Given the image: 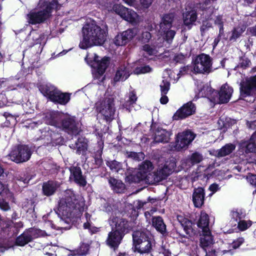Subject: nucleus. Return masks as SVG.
Returning a JSON list of instances; mask_svg holds the SVG:
<instances>
[{
    "label": "nucleus",
    "instance_id": "f257e3e1",
    "mask_svg": "<svg viewBox=\"0 0 256 256\" xmlns=\"http://www.w3.org/2000/svg\"><path fill=\"white\" fill-rule=\"evenodd\" d=\"M84 205V198L81 195L76 194L71 190H68L64 192L58 202L56 212L60 218L58 225L56 226L50 222L46 224L52 225L54 228L68 229L74 218L80 216Z\"/></svg>",
    "mask_w": 256,
    "mask_h": 256
},
{
    "label": "nucleus",
    "instance_id": "f03ea898",
    "mask_svg": "<svg viewBox=\"0 0 256 256\" xmlns=\"http://www.w3.org/2000/svg\"><path fill=\"white\" fill-rule=\"evenodd\" d=\"M176 166V160L172 158L169 161H166L164 166H159L156 172H150L154 168L153 165L150 162L146 160L140 165L136 176L128 175L126 180L130 182H138L140 180H144L148 184H155L166 178Z\"/></svg>",
    "mask_w": 256,
    "mask_h": 256
},
{
    "label": "nucleus",
    "instance_id": "7ed1b4c3",
    "mask_svg": "<svg viewBox=\"0 0 256 256\" xmlns=\"http://www.w3.org/2000/svg\"><path fill=\"white\" fill-rule=\"evenodd\" d=\"M106 32L95 22H86L82 28V40L79 46L86 49L93 46L101 45L106 40Z\"/></svg>",
    "mask_w": 256,
    "mask_h": 256
},
{
    "label": "nucleus",
    "instance_id": "20e7f679",
    "mask_svg": "<svg viewBox=\"0 0 256 256\" xmlns=\"http://www.w3.org/2000/svg\"><path fill=\"white\" fill-rule=\"evenodd\" d=\"M44 121L48 124L56 128H62L66 132L72 134H78L80 132L78 124L76 123L74 118L66 116L64 118L63 116L58 112H50L44 117Z\"/></svg>",
    "mask_w": 256,
    "mask_h": 256
},
{
    "label": "nucleus",
    "instance_id": "39448f33",
    "mask_svg": "<svg viewBox=\"0 0 256 256\" xmlns=\"http://www.w3.org/2000/svg\"><path fill=\"white\" fill-rule=\"evenodd\" d=\"M60 5L51 1L40 0L38 6L27 14V20L32 24L44 22L50 16L52 9L58 10Z\"/></svg>",
    "mask_w": 256,
    "mask_h": 256
},
{
    "label": "nucleus",
    "instance_id": "423d86ee",
    "mask_svg": "<svg viewBox=\"0 0 256 256\" xmlns=\"http://www.w3.org/2000/svg\"><path fill=\"white\" fill-rule=\"evenodd\" d=\"M132 238L135 249L139 253H149L154 245L153 239L148 232L137 230L134 232Z\"/></svg>",
    "mask_w": 256,
    "mask_h": 256
},
{
    "label": "nucleus",
    "instance_id": "0eeeda50",
    "mask_svg": "<svg viewBox=\"0 0 256 256\" xmlns=\"http://www.w3.org/2000/svg\"><path fill=\"white\" fill-rule=\"evenodd\" d=\"M187 72L194 74H208L212 70V59L208 54H202L196 57L192 65L184 68Z\"/></svg>",
    "mask_w": 256,
    "mask_h": 256
},
{
    "label": "nucleus",
    "instance_id": "6e6552de",
    "mask_svg": "<svg viewBox=\"0 0 256 256\" xmlns=\"http://www.w3.org/2000/svg\"><path fill=\"white\" fill-rule=\"evenodd\" d=\"M108 10L115 12L123 20L133 24H138L140 20V16L136 12L120 4H114Z\"/></svg>",
    "mask_w": 256,
    "mask_h": 256
},
{
    "label": "nucleus",
    "instance_id": "1a4fd4ad",
    "mask_svg": "<svg viewBox=\"0 0 256 256\" xmlns=\"http://www.w3.org/2000/svg\"><path fill=\"white\" fill-rule=\"evenodd\" d=\"M86 60L88 64L94 68L93 73H96L95 77L98 78V76H102L104 72L107 68L109 58L104 57L100 60L98 56L95 54H88L86 58Z\"/></svg>",
    "mask_w": 256,
    "mask_h": 256
},
{
    "label": "nucleus",
    "instance_id": "9d476101",
    "mask_svg": "<svg viewBox=\"0 0 256 256\" xmlns=\"http://www.w3.org/2000/svg\"><path fill=\"white\" fill-rule=\"evenodd\" d=\"M195 138V134L190 130L178 133L176 143L170 144L171 150H180L186 149Z\"/></svg>",
    "mask_w": 256,
    "mask_h": 256
},
{
    "label": "nucleus",
    "instance_id": "9b49d317",
    "mask_svg": "<svg viewBox=\"0 0 256 256\" xmlns=\"http://www.w3.org/2000/svg\"><path fill=\"white\" fill-rule=\"evenodd\" d=\"M174 16L173 14L164 15L159 25V32L164 36L165 39L168 42L172 40L176 34L174 30H170Z\"/></svg>",
    "mask_w": 256,
    "mask_h": 256
},
{
    "label": "nucleus",
    "instance_id": "f8f14e48",
    "mask_svg": "<svg viewBox=\"0 0 256 256\" xmlns=\"http://www.w3.org/2000/svg\"><path fill=\"white\" fill-rule=\"evenodd\" d=\"M96 108L107 122H110L114 118L115 108L113 100L108 98L98 102Z\"/></svg>",
    "mask_w": 256,
    "mask_h": 256
},
{
    "label": "nucleus",
    "instance_id": "ddd939ff",
    "mask_svg": "<svg viewBox=\"0 0 256 256\" xmlns=\"http://www.w3.org/2000/svg\"><path fill=\"white\" fill-rule=\"evenodd\" d=\"M32 152L27 146H18L12 149L8 157L13 162L20 163L28 161L30 158Z\"/></svg>",
    "mask_w": 256,
    "mask_h": 256
},
{
    "label": "nucleus",
    "instance_id": "4468645a",
    "mask_svg": "<svg viewBox=\"0 0 256 256\" xmlns=\"http://www.w3.org/2000/svg\"><path fill=\"white\" fill-rule=\"evenodd\" d=\"M118 212L116 210L112 213L109 220V223L112 228V230L119 232L124 235V232H127L131 228L130 223L122 218H120L116 216Z\"/></svg>",
    "mask_w": 256,
    "mask_h": 256
},
{
    "label": "nucleus",
    "instance_id": "2eb2a0df",
    "mask_svg": "<svg viewBox=\"0 0 256 256\" xmlns=\"http://www.w3.org/2000/svg\"><path fill=\"white\" fill-rule=\"evenodd\" d=\"M140 32L138 28H128L118 34L114 39V43L116 46H124L132 40Z\"/></svg>",
    "mask_w": 256,
    "mask_h": 256
},
{
    "label": "nucleus",
    "instance_id": "dca6fc26",
    "mask_svg": "<svg viewBox=\"0 0 256 256\" xmlns=\"http://www.w3.org/2000/svg\"><path fill=\"white\" fill-rule=\"evenodd\" d=\"M240 90L243 97L256 95V75L246 78L241 83Z\"/></svg>",
    "mask_w": 256,
    "mask_h": 256
},
{
    "label": "nucleus",
    "instance_id": "f3484780",
    "mask_svg": "<svg viewBox=\"0 0 256 256\" xmlns=\"http://www.w3.org/2000/svg\"><path fill=\"white\" fill-rule=\"evenodd\" d=\"M172 72L166 70L164 71L162 76V80L160 84L162 97L160 102L162 104H166L168 102V98L166 96L170 90V81L172 78Z\"/></svg>",
    "mask_w": 256,
    "mask_h": 256
},
{
    "label": "nucleus",
    "instance_id": "a211bd4d",
    "mask_svg": "<svg viewBox=\"0 0 256 256\" xmlns=\"http://www.w3.org/2000/svg\"><path fill=\"white\" fill-rule=\"evenodd\" d=\"M197 14L194 8L190 4L186 6V11L182 14V20L184 25L190 29L197 20Z\"/></svg>",
    "mask_w": 256,
    "mask_h": 256
},
{
    "label": "nucleus",
    "instance_id": "6ab92c4d",
    "mask_svg": "<svg viewBox=\"0 0 256 256\" xmlns=\"http://www.w3.org/2000/svg\"><path fill=\"white\" fill-rule=\"evenodd\" d=\"M232 88L227 84H224L222 86L218 93L212 96V100L215 102L226 103L228 102L232 93Z\"/></svg>",
    "mask_w": 256,
    "mask_h": 256
},
{
    "label": "nucleus",
    "instance_id": "aec40b11",
    "mask_svg": "<svg viewBox=\"0 0 256 256\" xmlns=\"http://www.w3.org/2000/svg\"><path fill=\"white\" fill-rule=\"evenodd\" d=\"M195 110L196 107L194 105L192 102H188L176 111L173 116L174 119L178 120L184 118L194 114Z\"/></svg>",
    "mask_w": 256,
    "mask_h": 256
},
{
    "label": "nucleus",
    "instance_id": "412c9836",
    "mask_svg": "<svg viewBox=\"0 0 256 256\" xmlns=\"http://www.w3.org/2000/svg\"><path fill=\"white\" fill-rule=\"evenodd\" d=\"M70 170V178L71 180L80 186H84L86 185V182L82 174L80 168L72 167Z\"/></svg>",
    "mask_w": 256,
    "mask_h": 256
},
{
    "label": "nucleus",
    "instance_id": "4be33fe9",
    "mask_svg": "<svg viewBox=\"0 0 256 256\" xmlns=\"http://www.w3.org/2000/svg\"><path fill=\"white\" fill-rule=\"evenodd\" d=\"M198 91L197 94L198 98L208 97L212 99V96L214 97V96L216 94V92L212 90L211 87L208 83L200 82L198 86Z\"/></svg>",
    "mask_w": 256,
    "mask_h": 256
},
{
    "label": "nucleus",
    "instance_id": "5701e85b",
    "mask_svg": "<svg viewBox=\"0 0 256 256\" xmlns=\"http://www.w3.org/2000/svg\"><path fill=\"white\" fill-rule=\"evenodd\" d=\"M123 236L122 234H120L119 232L112 230V231L108 234L106 240L108 245L114 248L118 247L120 243Z\"/></svg>",
    "mask_w": 256,
    "mask_h": 256
},
{
    "label": "nucleus",
    "instance_id": "b1692460",
    "mask_svg": "<svg viewBox=\"0 0 256 256\" xmlns=\"http://www.w3.org/2000/svg\"><path fill=\"white\" fill-rule=\"evenodd\" d=\"M202 156L198 152L193 153L189 158L181 160V166L183 168H188L194 164L200 162Z\"/></svg>",
    "mask_w": 256,
    "mask_h": 256
},
{
    "label": "nucleus",
    "instance_id": "393cba45",
    "mask_svg": "<svg viewBox=\"0 0 256 256\" xmlns=\"http://www.w3.org/2000/svg\"><path fill=\"white\" fill-rule=\"evenodd\" d=\"M171 135L172 133L170 131L158 128L155 132L154 142H168Z\"/></svg>",
    "mask_w": 256,
    "mask_h": 256
},
{
    "label": "nucleus",
    "instance_id": "a878e982",
    "mask_svg": "<svg viewBox=\"0 0 256 256\" xmlns=\"http://www.w3.org/2000/svg\"><path fill=\"white\" fill-rule=\"evenodd\" d=\"M130 70L128 66L122 65L120 66L116 72L114 80L115 82L124 81L130 76Z\"/></svg>",
    "mask_w": 256,
    "mask_h": 256
},
{
    "label": "nucleus",
    "instance_id": "bb28decb",
    "mask_svg": "<svg viewBox=\"0 0 256 256\" xmlns=\"http://www.w3.org/2000/svg\"><path fill=\"white\" fill-rule=\"evenodd\" d=\"M204 190L202 188L195 189L192 194V201L194 206L197 208L200 207L204 204Z\"/></svg>",
    "mask_w": 256,
    "mask_h": 256
},
{
    "label": "nucleus",
    "instance_id": "cd10ccee",
    "mask_svg": "<svg viewBox=\"0 0 256 256\" xmlns=\"http://www.w3.org/2000/svg\"><path fill=\"white\" fill-rule=\"evenodd\" d=\"M39 90L44 96L51 100L57 88L50 84H42L39 86Z\"/></svg>",
    "mask_w": 256,
    "mask_h": 256
},
{
    "label": "nucleus",
    "instance_id": "c85d7f7f",
    "mask_svg": "<svg viewBox=\"0 0 256 256\" xmlns=\"http://www.w3.org/2000/svg\"><path fill=\"white\" fill-rule=\"evenodd\" d=\"M59 186L60 184L57 182L48 181L44 182L42 186L43 194L46 196L52 195Z\"/></svg>",
    "mask_w": 256,
    "mask_h": 256
},
{
    "label": "nucleus",
    "instance_id": "c756f323",
    "mask_svg": "<svg viewBox=\"0 0 256 256\" xmlns=\"http://www.w3.org/2000/svg\"><path fill=\"white\" fill-rule=\"evenodd\" d=\"M256 138V131L252 136L248 142H242L240 144V148H246V152H256V142L254 139Z\"/></svg>",
    "mask_w": 256,
    "mask_h": 256
},
{
    "label": "nucleus",
    "instance_id": "7c9ffc66",
    "mask_svg": "<svg viewBox=\"0 0 256 256\" xmlns=\"http://www.w3.org/2000/svg\"><path fill=\"white\" fill-rule=\"evenodd\" d=\"M34 231V229H32L28 232H24L17 238L16 244L20 246H23L31 241L33 238L32 234Z\"/></svg>",
    "mask_w": 256,
    "mask_h": 256
},
{
    "label": "nucleus",
    "instance_id": "2f4dec72",
    "mask_svg": "<svg viewBox=\"0 0 256 256\" xmlns=\"http://www.w3.org/2000/svg\"><path fill=\"white\" fill-rule=\"evenodd\" d=\"M70 99V97L68 94L61 92L57 89L51 101L61 104H66L68 102Z\"/></svg>",
    "mask_w": 256,
    "mask_h": 256
},
{
    "label": "nucleus",
    "instance_id": "473e14b6",
    "mask_svg": "<svg viewBox=\"0 0 256 256\" xmlns=\"http://www.w3.org/2000/svg\"><path fill=\"white\" fill-rule=\"evenodd\" d=\"M108 182L114 192L117 193L124 192L125 190V185L121 180L110 178L108 180Z\"/></svg>",
    "mask_w": 256,
    "mask_h": 256
},
{
    "label": "nucleus",
    "instance_id": "72a5a7b5",
    "mask_svg": "<svg viewBox=\"0 0 256 256\" xmlns=\"http://www.w3.org/2000/svg\"><path fill=\"white\" fill-rule=\"evenodd\" d=\"M208 224L209 218L208 214L205 212H202L198 222V226L201 228L203 232H207V231H209Z\"/></svg>",
    "mask_w": 256,
    "mask_h": 256
},
{
    "label": "nucleus",
    "instance_id": "f704fd0d",
    "mask_svg": "<svg viewBox=\"0 0 256 256\" xmlns=\"http://www.w3.org/2000/svg\"><path fill=\"white\" fill-rule=\"evenodd\" d=\"M152 226L159 232L164 233L166 230V226L162 218L160 216H154L152 218Z\"/></svg>",
    "mask_w": 256,
    "mask_h": 256
},
{
    "label": "nucleus",
    "instance_id": "c9c22d12",
    "mask_svg": "<svg viewBox=\"0 0 256 256\" xmlns=\"http://www.w3.org/2000/svg\"><path fill=\"white\" fill-rule=\"evenodd\" d=\"M204 234L200 238V246L206 252V248L210 246L212 244L213 240L212 236L210 234V232H203Z\"/></svg>",
    "mask_w": 256,
    "mask_h": 256
},
{
    "label": "nucleus",
    "instance_id": "e433bc0d",
    "mask_svg": "<svg viewBox=\"0 0 256 256\" xmlns=\"http://www.w3.org/2000/svg\"><path fill=\"white\" fill-rule=\"evenodd\" d=\"M246 26V24H242L239 25L238 26L235 28L232 31V36L230 38V40L233 42L236 41L244 32Z\"/></svg>",
    "mask_w": 256,
    "mask_h": 256
},
{
    "label": "nucleus",
    "instance_id": "4c0bfd02",
    "mask_svg": "<svg viewBox=\"0 0 256 256\" xmlns=\"http://www.w3.org/2000/svg\"><path fill=\"white\" fill-rule=\"evenodd\" d=\"M136 100L137 97L134 91L130 92L129 94L128 100L124 104V106L129 112H130L132 110V108L134 106V105H136Z\"/></svg>",
    "mask_w": 256,
    "mask_h": 256
},
{
    "label": "nucleus",
    "instance_id": "58836bf2",
    "mask_svg": "<svg viewBox=\"0 0 256 256\" xmlns=\"http://www.w3.org/2000/svg\"><path fill=\"white\" fill-rule=\"evenodd\" d=\"M235 148L236 146L234 144H226L218 150L216 156L220 157L227 156L230 154Z\"/></svg>",
    "mask_w": 256,
    "mask_h": 256
},
{
    "label": "nucleus",
    "instance_id": "ea45409f",
    "mask_svg": "<svg viewBox=\"0 0 256 256\" xmlns=\"http://www.w3.org/2000/svg\"><path fill=\"white\" fill-rule=\"evenodd\" d=\"M75 145L77 149V152L78 154H83L87 149L86 140L83 138H80Z\"/></svg>",
    "mask_w": 256,
    "mask_h": 256
},
{
    "label": "nucleus",
    "instance_id": "a19ab883",
    "mask_svg": "<svg viewBox=\"0 0 256 256\" xmlns=\"http://www.w3.org/2000/svg\"><path fill=\"white\" fill-rule=\"evenodd\" d=\"M244 242V239L242 238H239L233 242L229 246L228 250H225L222 251L224 254L230 253L233 254V250H235L240 246Z\"/></svg>",
    "mask_w": 256,
    "mask_h": 256
},
{
    "label": "nucleus",
    "instance_id": "79ce46f5",
    "mask_svg": "<svg viewBox=\"0 0 256 256\" xmlns=\"http://www.w3.org/2000/svg\"><path fill=\"white\" fill-rule=\"evenodd\" d=\"M88 244L82 243L78 250L71 251L72 254H70V255L72 256H74L76 254L84 255L87 254V252L88 251Z\"/></svg>",
    "mask_w": 256,
    "mask_h": 256
},
{
    "label": "nucleus",
    "instance_id": "37998d69",
    "mask_svg": "<svg viewBox=\"0 0 256 256\" xmlns=\"http://www.w3.org/2000/svg\"><path fill=\"white\" fill-rule=\"evenodd\" d=\"M52 130L50 132H48V134H50V137L51 138V143L52 146L60 144H62V139L61 136V135L58 132H52Z\"/></svg>",
    "mask_w": 256,
    "mask_h": 256
},
{
    "label": "nucleus",
    "instance_id": "c03bdc74",
    "mask_svg": "<svg viewBox=\"0 0 256 256\" xmlns=\"http://www.w3.org/2000/svg\"><path fill=\"white\" fill-rule=\"evenodd\" d=\"M106 165L112 170L115 172H119L122 170V164L116 160L107 162Z\"/></svg>",
    "mask_w": 256,
    "mask_h": 256
},
{
    "label": "nucleus",
    "instance_id": "a18cd8bd",
    "mask_svg": "<svg viewBox=\"0 0 256 256\" xmlns=\"http://www.w3.org/2000/svg\"><path fill=\"white\" fill-rule=\"evenodd\" d=\"M127 157L135 160L140 161L144 159V154L142 152H126Z\"/></svg>",
    "mask_w": 256,
    "mask_h": 256
},
{
    "label": "nucleus",
    "instance_id": "49530a36",
    "mask_svg": "<svg viewBox=\"0 0 256 256\" xmlns=\"http://www.w3.org/2000/svg\"><path fill=\"white\" fill-rule=\"evenodd\" d=\"M252 224V222L250 220H240L238 222V227L241 231H244L249 228Z\"/></svg>",
    "mask_w": 256,
    "mask_h": 256
},
{
    "label": "nucleus",
    "instance_id": "de8ad7c7",
    "mask_svg": "<svg viewBox=\"0 0 256 256\" xmlns=\"http://www.w3.org/2000/svg\"><path fill=\"white\" fill-rule=\"evenodd\" d=\"M152 36L150 32L148 31H143L140 36H138V40L142 43L148 42L151 38Z\"/></svg>",
    "mask_w": 256,
    "mask_h": 256
},
{
    "label": "nucleus",
    "instance_id": "09e8293b",
    "mask_svg": "<svg viewBox=\"0 0 256 256\" xmlns=\"http://www.w3.org/2000/svg\"><path fill=\"white\" fill-rule=\"evenodd\" d=\"M230 216L234 220L236 221H238V220H240L244 216V214H242V211L241 210H232L231 212Z\"/></svg>",
    "mask_w": 256,
    "mask_h": 256
},
{
    "label": "nucleus",
    "instance_id": "8fccbe9b",
    "mask_svg": "<svg viewBox=\"0 0 256 256\" xmlns=\"http://www.w3.org/2000/svg\"><path fill=\"white\" fill-rule=\"evenodd\" d=\"M152 70V68L148 66H145L136 68L134 70V73L136 74H144L150 72Z\"/></svg>",
    "mask_w": 256,
    "mask_h": 256
},
{
    "label": "nucleus",
    "instance_id": "3c124183",
    "mask_svg": "<svg viewBox=\"0 0 256 256\" xmlns=\"http://www.w3.org/2000/svg\"><path fill=\"white\" fill-rule=\"evenodd\" d=\"M142 50L148 55H153L156 54V50L149 44H146L142 47Z\"/></svg>",
    "mask_w": 256,
    "mask_h": 256
},
{
    "label": "nucleus",
    "instance_id": "603ef678",
    "mask_svg": "<svg viewBox=\"0 0 256 256\" xmlns=\"http://www.w3.org/2000/svg\"><path fill=\"white\" fill-rule=\"evenodd\" d=\"M90 216L88 213L86 214V222L84 224V228L85 229H88L92 232H94L92 230V226L91 225L90 220Z\"/></svg>",
    "mask_w": 256,
    "mask_h": 256
},
{
    "label": "nucleus",
    "instance_id": "864d4df0",
    "mask_svg": "<svg viewBox=\"0 0 256 256\" xmlns=\"http://www.w3.org/2000/svg\"><path fill=\"white\" fill-rule=\"evenodd\" d=\"M0 208L4 211H7L10 209V206L8 202L5 200H2L0 201Z\"/></svg>",
    "mask_w": 256,
    "mask_h": 256
},
{
    "label": "nucleus",
    "instance_id": "5fc2aeb1",
    "mask_svg": "<svg viewBox=\"0 0 256 256\" xmlns=\"http://www.w3.org/2000/svg\"><path fill=\"white\" fill-rule=\"evenodd\" d=\"M185 223L186 224L185 226L182 224L184 230L187 234H190V233L192 232V223L188 220V222H186Z\"/></svg>",
    "mask_w": 256,
    "mask_h": 256
},
{
    "label": "nucleus",
    "instance_id": "6e6d98bb",
    "mask_svg": "<svg viewBox=\"0 0 256 256\" xmlns=\"http://www.w3.org/2000/svg\"><path fill=\"white\" fill-rule=\"evenodd\" d=\"M216 24H218L220 26V32L223 30V20L221 16H218L214 20Z\"/></svg>",
    "mask_w": 256,
    "mask_h": 256
},
{
    "label": "nucleus",
    "instance_id": "4d7b16f0",
    "mask_svg": "<svg viewBox=\"0 0 256 256\" xmlns=\"http://www.w3.org/2000/svg\"><path fill=\"white\" fill-rule=\"evenodd\" d=\"M246 178L252 185L256 186V175L250 174L247 176Z\"/></svg>",
    "mask_w": 256,
    "mask_h": 256
},
{
    "label": "nucleus",
    "instance_id": "13d9d810",
    "mask_svg": "<svg viewBox=\"0 0 256 256\" xmlns=\"http://www.w3.org/2000/svg\"><path fill=\"white\" fill-rule=\"evenodd\" d=\"M142 6L144 8H148L152 4V0H140Z\"/></svg>",
    "mask_w": 256,
    "mask_h": 256
},
{
    "label": "nucleus",
    "instance_id": "bf43d9fd",
    "mask_svg": "<svg viewBox=\"0 0 256 256\" xmlns=\"http://www.w3.org/2000/svg\"><path fill=\"white\" fill-rule=\"evenodd\" d=\"M123 2L129 6L134 7L136 8L137 0H122Z\"/></svg>",
    "mask_w": 256,
    "mask_h": 256
},
{
    "label": "nucleus",
    "instance_id": "052dcab7",
    "mask_svg": "<svg viewBox=\"0 0 256 256\" xmlns=\"http://www.w3.org/2000/svg\"><path fill=\"white\" fill-rule=\"evenodd\" d=\"M209 190L212 192V193L210 194V196H211L218 190V186L217 184H213L210 186Z\"/></svg>",
    "mask_w": 256,
    "mask_h": 256
},
{
    "label": "nucleus",
    "instance_id": "680f3d73",
    "mask_svg": "<svg viewBox=\"0 0 256 256\" xmlns=\"http://www.w3.org/2000/svg\"><path fill=\"white\" fill-rule=\"evenodd\" d=\"M16 180L20 182H22L24 184H27L30 179H28L27 178H24L22 176H18L16 178Z\"/></svg>",
    "mask_w": 256,
    "mask_h": 256
},
{
    "label": "nucleus",
    "instance_id": "e2e57ef3",
    "mask_svg": "<svg viewBox=\"0 0 256 256\" xmlns=\"http://www.w3.org/2000/svg\"><path fill=\"white\" fill-rule=\"evenodd\" d=\"M210 26V24H209L208 22H206H206H204L202 26L200 28V30L202 32H203L207 29Z\"/></svg>",
    "mask_w": 256,
    "mask_h": 256
},
{
    "label": "nucleus",
    "instance_id": "0e129e2a",
    "mask_svg": "<svg viewBox=\"0 0 256 256\" xmlns=\"http://www.w3.org/2000/svg\"><path fill=\"white\" fill-rule=\"evenodd\" d=\"M250 61L248 58L242 60V62H240L241 66L242 67H246L250 65Z\"/></svg>",
    "mask_w": 256,
    "mask_h": 256
},
{
    "label": "nucleus",
    "instance_id": "69168bd1",
    "mask_svg": "<svg viewBox=\"0 0 256 256\" xmlns=\"http://www.w3.org/2000/svg\"><path fill=\"white\" fill-rule=\"evenodd\" d=\"M248 30L252 36H256V25L248 29Z\"/></svg>",
    "mask_w": 256,
    "mask_h": 256
},
{
    "label": "nucleus",
    "instance_id": "338daca9",
    "mask_svg": "<svg viewBox=\"0 0 256 256\" xmlns=\"http://www.w3.org/2000/svg\"><path fill=\"white\" fill-rule=\"evenodd\" d=\"M6 191L7 188L6 186L0 182V194H1L2 192H6Z\"/></svg>",
    "mask_w": 256,
    "mask_h": 256
},
{
    "label": "nucleus",
    "instance_id": "774afa93",
    "mask_svg": "<svg viewBox=\"0 0 256 256\" xmlns=\"http://www.w3.org/2000/svg\"><path fill=\"white\" fill-rule=\"evenodd\" d=\"M103 210L106 212H110L111 210H112V206L108 204H106L103 208Z\"/></svg>",
    "mask_w": 256,
    "mask_h": 256
}]
</instances>
